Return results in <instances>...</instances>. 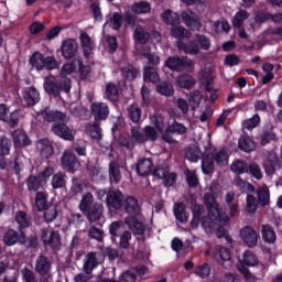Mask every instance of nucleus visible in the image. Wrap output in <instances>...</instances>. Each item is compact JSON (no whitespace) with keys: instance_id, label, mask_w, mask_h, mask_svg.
I'll return each instance as SVG.
<instances>
[{"instance_id":"f257e3e1","label":"nucleus","mask_w":282,"mask_h":282,"mask_svg":"<svg viewBox=\"0 0 282 282\" xmlns=\"http://www.w3.org/2000/svg\"><path fill=\"white\" fill-rule=\"evenodd\" d=\"M40 116L43 118V120H45V122H62L53 124V133L58 138H63V140H68L70 142L74 140L72 129L65 124V122L69 120L66 113L58 110H44L40 113Z\"/></svg>"},{"instance_id":"f03ea898","label":"nucleus","mask_w":282,"mask_h":282,"mask_svg":"<svg viewBox=\"0 0 282 282\" xmlns=\"http://www.w3.org/2000/svg\"><path fill=\"white\" fill-rule=\"evenodd\" d=\"M44 89L46 94H52V96H61V91L69 94L72 91V79L67 77H59L56 79L53 75L47 76L44 79Z\"/></svg>"},{"instance_id":"7ed1b4c3","label":"nucleus","mask_w":282,"mask_h":282,"mask_svg":"<svg viewBox=\"0 0 282 282\" xmlns=\"http://www.w3.org/2000/svg\"><path fill=\"white\" fill-rule=\"evenodd\" d=\"M207 210L209 213V219L208 221H203V228L206 230V232H213L215 230V226L219 224L220 221H229L230 218L226 216L221 207H219V204L212 205V207H207Z\"/></svg>"},{"instance_id":"20e7f679","label":"nucleus","mask_w":282,"mask_h":282,"mask_svg":"<svg viewBox=\"0 0 282 282\" xmlns=\"http://www.w3.org/2000/svg\"><path fill=\"white\" fill-rule=\"evenodd\" d=\"M165 66L172 72H193L195 69V62L188 57L173 56L169 57L165 62Z\"/></svg>"},{"instance_id":"39448f33","label":"nucleus","mask_w":282,"mask_h":282,"mask_svg":"<svg viewBox=\"0 0 282 282\" xmlns=\"http://www.w3.org/2000/svg\"><path fill=\"white\" fill-rule=\"evenodd\" d=\"M62 169L68 173H76L80 166V162L76 159V154L69 150H65L61 158Z\"/></svg>"},{"instance_id":"423d86ee","label":"nucleus","mask_w":282,"mask_h":282,"mask_svg":"<svg viewBox=\"0 0 282 282\" xmlns=\"http://www.w3.org/2000/svg\"><path fill=\"white\" fill-rule=\"evenodd\" d=\"M155 128L151 126H145L143 128L144 135H145V142H155L158 138H160V132L164 131V121L162 120V117L155 118Z\"/></svg>"},{"instance_id":"0eeeda50","label":"nucleus","mask_w":282,"mask_h":282,"mask_svg":"<svg viewBox=\"0 0 282 282\" xmlns=\"http://www.w3.org/2000/svg\"><path fill=\"white\" fill-rule=\"evenodd\" d=\"M240 238L248 248H256L257 243H259V234L250 226H245L240 229Z\"/></svg>"},{"instance_id":"6e6552de","label":"nucleus","mask_w":282,"mask_h":282,"mask_svg":"<svg viewBox=\"0 0 282 282\" xmlns=\"http://www.w3.org/2000/svg\"><path fill=\"white\" fill-rule=\"evenodd\" d=\"M90 111L95 121L107 120L109 118V106L102 101H95L90 105Z\"/></svg>"},{"instance_id":"1a4fd4ad","label":"nucleus","mask_w":282,"mask_h":282,"mask_svg":"<svg viewBox=\"0 0 282 282\" xmlns=\"http://www.w3.org/2000/svg\"><path fill=\"white\" fill-rule=\"evenodd\" d=\"M41 239L43 243L51 246V248H58L61 246V234L50 228L42 229Z\"/></svg>"},{"instance_id":"9d476101","label":"nucleus","mask_w":282,"mask_h":282,"mask_svg":"<svg viewBox=\"0 0 282 282\" xmlns=\"http://www.w3.org/2000/svg\"><path fill=\"white\" fill-rule=\"evenodd\" d=\"M183 23L194 32H197L202 29V22L199 21V17L193 11H184L182 13Z\"/></svg>"},{"instance_id":"9b49d317","label":"nucleus","mask_w":282,"mask_h":282,"mask_svg":"<svg viewBox=\"0 0 282 282\" xmlns=\"http://www.w3.org/2000/svg\"><path fill=\"white\" fill-rule=\"evenodd\" d=\"M78 54V43L74 39H68L62 44V55L66 59H72Z\"/></svg>"},{"instance_id":"f8f14e48","label":"nucleus","mask_w":282,"mask_h":282,"mask_svg":"<svg viewBox=\"0 0 282 282\" xmlns=\"http://www.w3.org/2000/svg\"><path fill=\"white\" fill-rule=\"evenodd\" d=\"M122 192L120 191H110L107 194V205L109 208H113L115 210H120V208H122Z\"/></svg>"},{"instance_id":"ddd939ff","label":"nucleus","mask_w":282,"mask_h":282,"mask_svg":"<svg viewBox=\"0 0 282 282\" xmlns=\"http://www.w3.org/2000/svg\"><path fill=\"white\" fill-rule=\"evenodd\" d=\"M102 213H105L102 204L95 203L93 207L84 214H86L89 224H96V221H100V219H102Z\"/></svg>"},{"instance_id":"4468645a","label":"nucleus","mask_w":282,"mask_h":282,"mask_svg":"<svg viewBox=\"0 0 282 282\" xmlns=\"http://www.w3.org/2000/svg\"><path fill=\"white\" fill-rule=\"evenodd\" d=\"M3 243L4 246H14L17 243H25V235L19 236V232L14 231L13 229H9L4 232L3 236Z\"/></svg>"},{"instance_id":"2eb2a0df","label":"nucleus","mask_w":282,"mask_h":282,"mask_svg":"<svg viewBox=\"0 0 282 282\" xmlns=\"http://www.w3.org/2000/svg\"><path fill=\"white\" fill-rule=\"evenodd\" d=\"M98 259H100L99 252H89L86 256L83 267L85 274H91V272H94V268L98 265Z\"/></svg>"},{"instance_id":"dca6fc26","label":"nucleus","mask_w":282,"mask_h":282,"mask_svg":"<svg viewBox=\"0 0 282 282\" xmlns=\"http://www.w3.org/2000/svg\"><path fill=\"white\" fill-rule=\"evenodd\" d=\"M79 39L85 58H91V54H94V48L96 47V44L91 41V37L87 33H82L79 35Z\"/></svg>"},{"instance_id":"f3484780","label":"nucleus","mask_w":282,"mask_h":282,"mask_svg":"<svg viewBox=\"0 0 282 282\" xmlns=\"http://www.w3.org/2000/svg\"><path fill=\"white\" fill-rule=\"evenodd\" d=\"M35 270L41 276H47L50 270H52V262L45 256H39L35 262Z\"/></svg>"},{"instance_id":"a211bd4d","label":"nucleus","mask_w":282,"mask_h":282,"mask_svg":"<svg viewBox=\"0 0 282 282\" xmlns=\"http://www.w3.org/2000/svg\"><path fill=\"white\" fill-rule=\"evenodd\" d=\"M123 208L124 212L130 215V217H135V215H140V205L138 204V199L132 196L126 198Z\"/></svg>"},{"instance_id":"6ab92c4d","label":"nucleus","mask_w":282,"mask_h":282,"mask_svg":"<svg viewBox=\"0 0 282 282\" xmlns=\"http://www.w3.org/2000/svg\"><path fill=\"white\" fill-rule=\"evenodd\" d=\"M153 171V160L151 159H140L137 163V173L142 177L151 174Z\"/></svg>"},{"instance_id":"aec40b11","label":"nucleus","mask_w":282,"mask_h":282,"mask_svg":"<svg viewBox=\"0 0 282 282\" xmlns=\"http://www.w3.org/2000/svg\"><path fill=\"white\" fill-rule=\"evenodd\" d=\"M14 145L18 149H23L24 147H30V138H28V134L23 130H15L12 133Z\"/></svg>"},{"instance_id":"412c9836","label":"nucleus","mask_w":282,"mask_h":282,"mask_svg":"<svg viewBox=\"0 0 282 282\" xmlns=\"http://www.w3.org/2000/svg\"><path fill=\"white\" fill-rule=\"evenodd\" d=\"M109 180L111 183L120 184V180H122V173H120V164L116 161H111L108 167Z\"/></svg>"},{"instance_id":"4be33fe9","label":"nucleus","mask_w":282,"mask_h":282,"mask_svg":"<svg viewBox=\"0 0 282 282\" xmlns=\"http://www.w3.org/2000/svg\"><path fill=\"white\" fill-rule=\"evenodd\" d=\"M127 113L129 120L133 122L134 124H138L140 120H142V108H140V105L132 104L127 108Z\"/></svg>"},{"instance_id":"5701e85b","label":"nucleus","mask_w":282,"mask_h":282,"mask_svg":"<svg viewBox=\"0 0 282 282\" xmlns=\"http://www.w3.org/2000/svg\"><path fill=\"white\" fill-rule=\"evenodd\" d=\"M23 98L30 106H34L41 100V95L39 94V90L32 86L24 90Z\"/></svg>"},{"instance_id":"b1692460","label":"nucleus","mask_w":282,"mask_h":282,"mask_svg":"<svg viewBox=\"0 0 282 282\" xmlns=\"http://www.w3.org/2000/svg\"><path fill=\"white\" fill-rule=\"evenodd\" d=\"M80 65H83V61H80V58H76L72 63H66L61 69V78H67V76L74 74Z\"/></svg>"},{"instance_id":"393cba45","label":"nucleus","mask_w":282,"mask_h":282,"mask_svg":"<svg viewBox=\"0 0 282 282\" xmlns=\"http://www.w3.org/2000/svg\"><path fill=\"white\" fill-rule=\"evenodd\" d=\"M124 223L129 227V229L133 232V235H144V225L133 217H127Z\"/></svg>"},{"instance_id":"a878e982","label":"nucleus","mask_w":282,"mask_h":282,"mask_svg":"<svg viewBox=\"0 0 282 282\" xmlns=\"http://www.w3.org/2000/svg\"><path fill=\"white\" fill-rule=\"evenodd\" d=\"M177 47L181 52H184V54H193L194 56L199 54V45L195 42L184 43L183 41H178Z\"/></svg>"},{"instance_id":"bb28decb","label":"nucleus","mask_w":282,"mask_h":282,"mask_svg":"<svg viewBox=\"0 0 282 282\" xmlns=\"http://www.w3.org/2000/svg\"><path fill=\"white\" fill-rule=\"evenodd\" d=\"M133 39L138 43H141V45H147V43H149V39H151V35L149 34V31L144 29V26H135L133 31Z\"/></svg>"},{"instance_id":"cd10ccee","label":"nucleus","mask_w":282,"mask_h":282,"mask_svg":"<svg viewBox=\"0 0 282 282\" xmlns=\"http://www.w3.org/2000/svg\"><path fill=\"white\" fill-rule=\"evenodd\" d=\"M238 147L245 153H252L257 149V143L250 137H241L238 141Z\"/></svg>"},{"instance_id":"c85d7f7f","label":"nucleus","mask_w":282,"mask_h":282,"mask_svg":"<svg viewBox=\"0 0 282 282\" xmlns=\"http://www.w3.org/2000/svg\"><path fill=\"white\" fill-rule=\"evenodd\" d=\"M37 151H40L42 158H50L54 153V147L47 139H42L37 142Z\"/></svg>"},{"instance_id":"c756f323","label":"nucleus","mask_w":282,"mask_h":282,"mask_svg":"<svg viewBox=\"0 0 282 282\" xmlns=\"http://www.w3.org/2000/svg\"><path fill=\"white\" fill-rule=\"evenodd\" d=\"M94 194L91 193H86L82 196V199L79 202L78 208L82 213H87L90 208L94 207Z\"/></svg>"},{"instance_id":"7c9ffc66","label":"nucleus","mask_w":282,"mask_h":282,"mask_svg":"<svg viewBox=\"0 0 282 282\" xmlns=\"http://www.w3.org/2000/svg\"><path fill=\"white\" fill-rule=\"evenodd\" d=\"M29 63L33 69H37V72H41L45 68V57L40 52L33 53L29 59Z\"/></svg>"},{"instance_id":"2f4dec72","label":"nucleus","mask_w":282,"mask_h":282,"mask_svg":"<svg viewBox=\"0 0 282 282\" xmlns=\"http://www.w3.org/2000/svg\"><path fill=\"white\" fill-rule=\"evenodd\" d=\"M250 18V13H248V11L241 9L239 10L234 19H232V25L234 28H238V30H241V28H243V23L247 21V19Z\"/></svg>"},{"instance_id":"473e14b6","label":"nucleus","mask_w":282,"mask_h":282,"mask_svg":"<svg viewBox=\"0 0 282 282\" xmlns=\"http://www.w3.org/2000/svg\"><path fill=\"white\" fill-rule=\"evenodd\" d=\"M106 25H108V28H112V30H120V28H122V14L118 12L110 13Z\"/></svg>"},{"instance_id":"72a5a7b5","label":"nucleus","mask_w":282,"mask_h":282,"mask_svg":"<svg viewBox=\"0 0 282 282\" xmlns=\"http://www.w3.org/2000/svg\"><path fill=\"white\" fill-rule=\"evenodd\" d=\"M212 155L219 166H228V152L226 149L214 150Z\"/></svg>"},{"instance_id":"f704fd0d","label":"nucleus","mask_w":282,"mask_h":282,"mask_svg":"<svg viewBox=\"0 0 282 282\" xmlns=\"http://www.w3.org/2000/svg\"><path fill=\"white\" fill-rule=\"evenodd\" d=\"M131 11L134 14H149L151 12V3L147 1L134 2L131 6Z\"/></svg>"},{"instance_id":"c9c22d12","label":"nucleus","mask_w":282,"mask_h":282,"mask_svg":"<svg viewBox=\"0 0 282 282\" xmlns=\"http://www.w3.org/2000/svg\"><path fill=\"white\" fill-rule=\"evenodd\" d=\"M161 17L167 25H177V23H180V14L173 12L171 9L163 11Z\"/></svg>"},{"instance_id":"e433bc0d","label":"nucleus","mask_w":282,"mask_h":282,"mask_svg":"<svg viewBox=\"0 0 282 282\" xmlns=\"http://www.w3.org/2000/svg\"><path fill=\"white\" fill-rule=\"evenodd\" d=\"M276 166H279V156H276V153H269L267 161L264 162V169L267 173L272 175Z\"/></svg>"},{"instance_id":"4c0bfd02","label":"nucleus","mask_w":282,"mask_h":282,"mask_svg":"<svg viewBox=\"0 0 282 282\" xmlns=\"http://www.w3.org/2000/svg\"><path fill=\"white\" fill-rule=\"evenodd\" d=\"M234 186H236L238 191H241V193H254V186L239 176L234 180Z\"/></svg>"},{"instance_id":"58836bf2","label":"nucleus","mask_w":282,"mask_h":282,"mask_svg":"<svg viewBox=\"0 0 282 282\" xmlns=\"http://www.w3.org/2000/svg\"><path fill=\"white\" fill-rule=\"evenodd\" d=\"M258 204L268 206L270 204V189L268 186H262L257 189Z\"/></svg>"},{"instance_id":"ea45409f","label":"nucleus","mask_w":282,"mask_h":282,"mask_svg":"<svg viewBox=\"0 0 282 282\" xmlns=\"http://www.w3.org/2000/svg\"><path fill=\"white\" fill-rule=\"evenodd\" d=\"M215 169V159L213 158V153H207L202 161V171L205 175L210 174Z\"/></svg>"},{"instance_id":"a19ab883","label":"nucleus","mask_w":282,"mask_h":282,"mask_svg":"<svg viewBox=\"0 0 282 282\" xmlns=\"http://www.w3.org/2000/svg\"><path fill=\"white\" fill-rule=\"evenodd\" d=\"M262 239L265 243H274L276 241V232L270 225H262Z\"/></svg>"},{"instance_id":"79ce46f5","label":"nucleus","mask_w":282,"mask_h":282,"mask_svg":"<svg viewBox=\"0 0 282 282\" xmlns=\"http://www.w3.org/2000/svg\"><path fill=\"white\" fill-rule=\"evenodd\" d=\"M87 188V183L83 180L73 178V184L70 186L69 193L73 196L80 195Z\"/></svg>"},{"instance_id":"37998d69","label":"nucleus","mask_w":282,"mask_h":282,"mask_svg":"<svg viewBox=\"0 0 282 282\" xmlns=\"http://www.w3.org/2000/svg\"><path fill=\"white\" fill-rule=\"evenodd\" d=\"M174 215L181 224H186V221H188V217L186 216V206L183 203L174 205Z\"/></svg>"},{"instance_id":"c03bdc74","label":"nucleus","mask_w":282,"mask_h":282,"mask_svg":"<svg viewBox=\"0 0 282 282\" xmlns=\"http://www.w3.org/2000/svg\"><path fill=\"white\" fill-rule=\"evenodd\" d=\"M66 177H67V175H65V173H63V172L56 173L52 177V182H51L52 188H54V189L64 188V186H66V184H67Z\"/></svg>"},{"instance_id":"a18cd8bd","label":"nucleus","mask_w":282,"mask_h":282,"mask_svg":"<svg viewBox=\"0 0 282 282\" xmlns=\"http://www.w3.org/2000/svg\"><path fill=\"white\" fill-rule=\"evenodd\" d=\"M86 133L93 140H100V138H102V130L100 129V124L98 123L86 126Z\"/></svg>"},{"instance_id":"49530a36","label":"nucleus","mask_w":282,"mask_h":282,"mask_svg":"<svg viewBox=\"0 0 282 282\" xmlns=\"http://www.w3.org/2000/svg\"><path fill=\"white\" fill-rule=\"evenodd\" d=\"M88 237L89 239H94L95 241L102 243L105 239V231L96 226H90L88 228Z\"/></svg>"},{"instance_id":"de8ad7c7","label":"nucleus","mask_w":282,"mask_h":282,"mask_svg":"<svg viewBox=\"0 0 282 282\" xmlns=\"http://www.w3.org/2000/svg\"><path fill=\"white\" fill-rule=\"evenodd\" d=\"M143 78L145 83H160V74L151 66L145 67Z\"/></svg>"},{"instance_id":"09e8293b","label":"nucleus","mask_w":282,"mask_h":282,"mask_svg":"<svg viewBox=\"0 0 282 282\" xmlns=\"http://www.w3.org/2000/svg\"><path fill=\"white\" fill-rule=\"evenodd\" d=\"M176 83L183 89H191L195 85V78L191 75H181L177 77Z\"/></svg>"},{"instance_id":"8fccbe9b","label":"nucleus","mask_w":282,"mask_h":282,"mask_svg":"<svg viewBox=\"0 0 282 282\" xmlns=\"http://www.w3.org/2000/svg\"><path fill=\"white\" fill-rule=\"evenodd\" d=\"M131 139L139 142V144H144L147 142L144 128L141 130L140 127L133 126L131 128Z\"/></svg>"},{"instance_id":"3c124183","label":"nucleus","mask_w":282,"mask_h":282,"mask_svg":"<svg viewBox=\"0 0 282 282\" xmlns=\"http://www.w3.org/2000/svg\"><path fill=\"white\" fill-rule=\"evenodd\" d=\"M44 219L46 224H50L58 217V209H56L55 205H48L44 207Z\"/></svg>"},{"instance_id":"603ef678","label":"nucleus","mask_w":282,"mask_h":282,"mask_svg":"<svg viewBox=\"0 0 282 282\" xmlns=\"http://www.w3.org/2000/svg\"><path fill=\"white\" fill-rule=\"evenodd\" d=\"M171 36H174V39H191V31L181 25L173 26L171 29Z\"/></svg>"},{"instance_id":"864d4df0","label":"nucleus","mask_w":282,"mask_h":282,"mask_svg":"<svg viewBox=\"0 0 282 282\" xmlns=\"http://www.w3.org/2000/svg\"><path fill=\"white\" fill-rule=\"evenodd\" d=\"M15 221L19 224L20 228H29V226L32 224V220L30 217H28L25 212H18L15 215Z\"/></svg>"},{"instance_id":"5fc2aeb1","label":"nucleus","mask_w":282,"mask_h":282,"mask_svg":"<svg viewBox=\"0 0 282 282\" xmlns=\"http://www.w3.org/2000/svg\"><path fill=\"white\" fill-rule=\"evenodd\" d=\"M121 73L127 80H134V78L138 76V69L130 64L121 67Z\"/></svg>"},{"instance_id":"6e6d98bb","label":"nucleus","mask_w":282,"mask_h":282,"mask_svg":"<svg viewBox=\"0 0 282 282\" xmlns=\"http://www.w3.org/2000/svg\"><path fill=\"white\" fill-rule=\"evenodd\" d=\"M35 206L39 212L45 210L47 205V194L39 192L35 196Z\"/></svg>"},{"instance_id":"4d7b16f0","label":"nucleus","mask_w":282,"mask_h":282,"mask_svg":"<svg viewBox=\"0 0 282 282\" xmlns=\"http://www.w3.org/2000/svg\"><path fill=\"white\" fill-rule=\"evenodd\" d=\"M131 231H123L119 237V248L122 250H129L131 246Z\"/></svg>"},{"instance_id":"13d9d810","label":"nucleus","mask_w":282,"mask_h":282,"mask_svg":"<svg viewBox=\"0 0 282 282\" xmlns=\"http://www.w3.org/2000/svg\"><path fill=\"white\" fill-rule=\"evenodd\" d=\"M230 170L232 173H238V175H242V173H248V163L245 161H236L231 164Z\"/></svg>"},{"instance_id":"bf43d9fd","label":"nucleus","mask_w":282,"mask_h":282,"mask_svg":"<svg viewBox=\"0 0 282 282\" xmlns=\"http://www.w3.org/2000/svg\"><path fill=\"white\" fill-rule=\"evenodd\" d=\"M216 259L218 263L230 261V251L224 247H218L216 251Z\"/></svg>"},{"instance_id":"052dcab7","label":"nucleus","mask_w":282,"mask_h":282,"mask_svg":"<svg viewBox=\"0 0 282 282\" xmlns=\"http://www.w3.org/2000/svg\"><path fill=\"white\" fill-rule=\"evenodd\" d=\"M156 91L162 96H173V94L175 93L171 83H162L158 85Z\"/></svg>"},{"instance_id":"680f3d73","label":"nucleus","mask_w":282,"mask_h":282,"mask_svg":"<svg viewBox=\"0 0 282 282\" xmlns=\"http://www.w3.org/2000/svg\"><path fill=\"white\" fill-rule=\"evenodd\" d=\"M195 43L196 45H199V47L205 51L210 50V40L206 35L196 34Z\"/></svg>"},{"instance_id":"e2e57ef3","label":"nucleus","mask_w":282,"mask_h":282,"mask_svg":"<svg viewBox=\"0 0 282 282\" xmlns=\"http://www.w3.org/2000/svg\"><path fill=\"white\" fill-rule=\"evenodd\" d=\"M247 213L254 215L257 213V198L253 195H247L246 198Z\"/></svg>"},{"instance_id":"0e129e2a","label":"nucleus","mask_w":282,"mask_h":282,"mask_svg":"<svg viewBox=\"0 0 282 282\" xmlns=\"http://www.w3.org/2000/svg\"><path fill=\"white\" fill-rule=\"evenodd\" d=\"M248 171L252 177L256 180H263V172H261V167L259 164L252 162L248 165Z\"/></svg>"},{"instance_id":"69168bd1","label":"nucleus","mask_w":282,"mask_h":282,"mask_svg":"<svg viewBox=\"0 0 282 282\" xmlns=\"http://www.w3.org/2000/svg\"><path fill=\"white\" fill-rule=\"evenodd\" d=\"M106 96L109 100H118V87L113 83H109L106 86Z\"/></svg>"},{"instance_id":"338daca9","label":"nucleus","mask_w":282,"mask_h":282,"mask_svg":"<svg viewBox=\"0 0 282 282\" xmlns=\"http://www.w3.org/2000/svg\"><path fill=\"white\" fill-rule=\"evenodd\" d=\"M243 263L250 267L259 265V259H257V256L252 251H246L243 253Z\"/></svg>"},{"instance_id":"774afa93","label":"nucleus","mask_w":282,"mask_h":282,"mask_svg":"<svg viewBox=\"0 0 282 282\" xmlns=\"http://www.w3.org/2000/svg\"><path fill=\"white\" fill-rule=\"evenodd\" d=\"M124 224L122 221H113L109 227V232L112 237H120Z\"/></svg>"}]
</instances>
